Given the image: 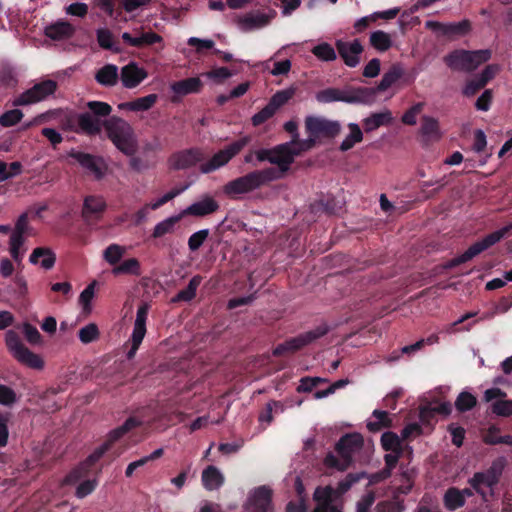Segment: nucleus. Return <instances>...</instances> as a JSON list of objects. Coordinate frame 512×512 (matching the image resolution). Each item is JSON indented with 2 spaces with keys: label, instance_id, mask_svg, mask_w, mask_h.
Returning <instances> with one entry per match:
<instances>
[{
  "label": "nucleus",
  "instance_id": "nucleus-54",
  "mask_svg": "<svg viewBox=\"0 0 512 512\" xmlns=\"http://www.w3.org/2000/svg\"><path fill=\"white\" fill-rule=\"evenodd\" d=\"M6 345L13 357L26 346L22 343L19 335L14 330H8L5 335Z\"/></svg>",
  "mask_w": 512,
  "mask_h": 512
},
{
  "label": "nucleus",
  "instance_id": "nucleus-44",
  "mask_svg": "<svg viewBox=\"0 0 512 512\" xmlns=\"http://www.w3.org/2000/svg\"><path fill=\"white\" fill-rule=\"evenodd\" d=\"M476 404L477 398L470 392L463 391L456 398L455 408L457 411L463 413L473 409Z\"/></svg>",
  "mask_w": 512,
  "mask_h": 512
},
{
  "label": "nucleus",
  "instance_id": "nucleus-25",
  "mask_svg": "<svg viewBox=\"0 0 512 512\" xmlns=\"http://www.w3.org/2000/svg\"><path fill=\"white\" fill-rule=\"evenodd\" d=\"M80 130L86 135L95 136L101 133L104 128L103 121L94 117L90 112L80 113L77 117Z\"/></svg>",
  "mask_w": 512,
  "mask_h": 512
},
{
  "label": "nucleus",
  "instance_id": "nucleus-37",
  "mask_svg": "<svg viewBox=\"0 0 512 512\" xmlns=\"http://www.w3.org/2000/svg\"><path fill=\"white\" fill-rule=\"evenodd\" d=\"M97 42L102 49L110 50L114 53H120L122 49L114 40V35L107 28H99L96 31Z\"/></svg>",
  "mask_w": 512,
  "mask_h": 512
},
{
  "label": "nucleus",
  "instance_id": "nucleus-55",
  "mask_svg": "<svg viewBox=\"0 0 512 512\" xmlns=\"http://www.w3.org/2000/svg\"><path fill=\"white\" fill-rule=\"evenodd\" d=\"M30 229L29 226V218L27 213H22L16 223L14 230L11 233V237L19 238V239H25V235L28 234Z\"/></svg>",
  "mask_w": 512,
  "mask_h": 512
},
{
  "label": "nucleus",
  "instance_id": "nucleus-36",
  "mask_svg": "<svg viewBox=\"0 0 512 512\" xmlns=\"http://www.w3.org/2000/svg\"><path fill=\"white\" fill-rule=\"evenodd\" d=\"M183 215L180 213L179 215L171 216L163 221L157 223L152 231V238H161L166 234H171L174 232L176 225L182 219Z\"/></svg>",
  "mask_w": 512,
  "mask_h": 512
},
{
  "label": "nucleus",
  "instance_id": "nucleus-5",
  "mask_svg": "<svg viewBox=\"0 0 512 512\" xmlns=\"http://www.w3.org/2000/svg\"><path fill=\"white\" fill-rule=\"evenodd\" d=\"M512 235V222L507 224L506 226L502 227L499 230H496L485 237H483L481 240L473 243L464 253L461 255L454 257L450 259L446 265L445 268L452 269L455 268L463 263H466L470 260H472L474 257L482 253L483 251L489 249L493 245L500 242L503 238L511 236Z\"/></svg>",
  "mask_w": 512,
  "mask_h": 512
},
{
  "label": "nucleus",
  "instance_id": "nucleus-53",
  "mask_svg": "<svg viewBox=\"0 0 512 512\" xmlns=\"http://www.w3.org/2000/svg\"><path fill=\"white\" fill-rule=\"evenodd\" d=\"M367 474L365 472L359 473H349L347 476L341 480L337 485V491L340 494L346 493L355 483L359 482L361 479L366 478Z\"/></svg>",
  "mask_w": 512,
  "mask_h": 512
},
{
  "label": "nucleus",
  "instance_id": "nucleus-61",
  "mask_svg": "<svg viewBox=\"0 0 512 512\" xmlns=\"http://www.w3.org/2000/svg\"><path fill=\"white\" fill-rule=\"evenodd\" d=\"M209 236L208 229H202L193 233L188 239L189 250L194 252L197 251Z\"/></svg>",
  "mask_w": 512,
  "mask_h": 512
},
{
  "label": "nucleus",
  "instance_id": "nucleus-24",
  "mask_svg": "<svg viewBox=\"0 0 512 512\" xmlns=\"http://www.w3.org/2000/svg\"><path fill=\"white\" fill-rule=\"evenodd\" d=\"M146 77L147 72L143 68L138 67L134 62L125 65L121 69L120 79L122 85L128 89L137 87Z\"/></svg>",
  "mask_w": 512,
  "mask_h": 512
},
{
  "label": "nucleus",
  "instance_id": "nucleus-63",
  "mask_svg": "<svg viewBox=\"0 0 512 512\" xmlns=\"http://www.w3.org/2000/svg\"><path fill=\"white\" fill-rule=\"evenodd\" d=\"M486 84L476 75L474 78L468 80L462 90V93L466 97H472L476 95Z\"/></svg>",
  "mask_w": 512,
  "mask_h": 512
},
{
  "label": "nucleus",
  "instance_id": "nucleus-6",
  "mask_svg": "<svg viewBox=\"0 0 512 512\" xmlns=\"http://www.w3.org/2000/svg\"><path fill=\"white\" fill-rule=\"evenodd\" d=\"M492 52L489 49H481L475 51L454 50L444 57L446 65L456 71L471 72L480 64L491 59Z\"/></svg>",
  "mask_w": 512,
  "mask_h": 512
},
{
  "label": "nucleus",
  "instance_id": "nucleus-13",
  "mask_svg": "<svg viewBox=\"0 0 512 512\" xmlns=\"http://www.w3.org/2000/svg\"><path fill=\"white\" fill-rule=\"evenodd\" d=\"M305 128L309 136L317 139L334 138L341 131V125L338 121L317 116H308L305 119Z\"/></svg>",
  "mask_w": 512,
  "mask_h": 512
},
{
  "label": "nucleus",
  "instance_id": "nucleus-50",
  "mask_svg": "<svg viewBox=\"0 0 512 512\" xmlns=\"http://www.w3.org/2000/svg\"><path fill=\"white\" fill-rule=\"evenodd\" d=\"M99 335L100 332L95 323H90L82 327L78 332L79 339L83 344H89L96 341L99 338Z\"/></svg>",
  "mask_w": 512,
  "mask_h": 512
},
{
  "label": "nucleus",
  "instance_id": "nucleus-9",
  "mask_svg": "<svg viewBox=\"0 0 512 512\" xmlns=\"http://www.w3.org/2000/svg\"><path fill=\"white\" fill-rule=\"evenodd\" d=\"M506 465V458L498 457L492 461L487 470L474 473V475L468 479V484L478 495L485 498L486 492L483 486L489 487L492 490L500 482Z\"/></svg>",
  "mask_w": 512,
  "mask_h": 512
},
{
  "label": "nucleus",
  "instance_id": "nucleus-19",
  "mask_svg": "<svg viewBox=\"0 0 512 512\" xmlns=\"http://www.w3.org/2000/svg\"><path fill=\"white\" fill-rule=\"evenodd\" d=\"M335 46L345 65L354 68L360 63V55L363 52V46L358 39H354L350 42L337 40Z\"/></svg>",
  "mask_w": 512,
  "mask_h": 512
},
{
  "label": "nucleus",
  "instance_id": "nucleus-38",
  "mask_svg": "<svg viewBox=\"0 0 512 512\" xmlns=\"http://www.w3.org/2000/svg\"><path fill=\"white\" fill-rule=\"evenodd\" d=\"M444 506L450 511H454L465 505L466 500L463 499V495L460 489L456 487H450L446 490L443 498Z\"/></svg>",
  "mask_w": 512,
  "mask_h": 512
},
{
  "label": "nucleus",
  "instance_id": "nucleus-51",
  "mask_svg": "<svg viewBox=\"0 0 512 512\" xmlns=\"http://www.w3.org/2000/svg\"><path fill=\"white\" fill-rule=\"evenodd\" d=\"M316 99L320 103L342 102V90L338 88H326L316 94Z\"/></svg>",
  "mask_w": 512,
  "mask_h": 512
},
{
  "label": "nucleus",
  "instance_id": "nucleus-10",
  "mask_svg": "<svg viewBox=\"0 0 512 512\" xmlns=\"http://www.w3.org/2000/svg\"><path fill=\"white\" fill-rule=\"evenodd\" d=\"M251 140L252 137L250 135H244L226 145L223 149L217 151L208 161L202 163L200 171L204 174H209L224 167L237 156Z\"/></svg>",
  "mask_w": 512,
  "mask_h": 512
},
{
  "label": "nucleus",
  "instance_id": "nucleus-35",
  "mask_svg": "<svg viewBox=\"0 0 512 512\" xmlns=\"http://www.w3.org/2000/svg\"><path fill=\"white\" fill-rule=\"evenodd\" d=\"M14 358L21 364L32 369L41 370L44 367L43 359L27 347L18 352Z\"/></svg>",
  "mask_w": 512,
  "mask_h": 512
},
{
  "label": "nucleus",
  "instance_id": "nucleus-22",
  "mask_svg": "<svg viewBox=\"0 0 512 512\" xmlns=\"http://www.w3.org/2000/svg\"><path fill=\"white\" fill-rule=\"evenodd\" d=\"M219 203L211 196L206 195L201 200L196 201L184 209L183 216L205 217L218 211Z\"/></svg>",
  "mask_w": 512,
  "mask_h": 512
},
{
  "label": "nucleus",
  "instance_id": "nucleus-32",
  "mask_svg": "<svg viewBox=\"0 0 512 512\" xmlns=\"http://www.w3.org/2000/svg\"><path fill=\"white\" fill-rule=\"evenodd\" d=\"M157 95L156 94H149L144 97L137 98L133 101L124 102L119 104V109H126L130 111H147L150 108L154 106V104L157 102Z\"/></svg>",
  "mask_w": 512,
  "mask_h": 512
},
{
  "label": "nucleus",
  "instance_id": "nucleus-41",
  "mask_svg": "<svg viewBox=\"0 0 512 512\" xmlns=\"http://www.w3.org/2000/svg\"><path fill=\"white\" fill-rule=\"evenodd\" d=\"M420 132L428 139H439L440 129L438 121L430 116H423L421 120Z\"/></svg>",
  "mask_w": 512,
  "mask_h": 512
},
{
  "label": "nucleus",
  "instance_id": "nucleus-2",
  "mask_svg": "<svg viewBox=\"0 0 512 512\" xmlns=\"http://www.w3.org/2000/svg\"><path fill=\"white\" fill-rule=\"evenodd\" d=\"M108 139L124 155H132L138 150V140L132 125L119 116H111L103 121Z\"/></svg>",
  "mask_w": 512,
  "mask_h": 512
},
{
  "label": "nucleus",
  "instance_id": "nucleus-34",
  "mask_svg": "<svg viewBox=\"0 0 512 512\" xmlns=\"http://www.w3.org/2000/svg\"><path fill=\"white\" fill-rule=\"evenodd\" d=\"M114 276L133 275L140 276L142 273L141 264L137 258H129L113 267L111 270Z\"/></svg>",
  "mask_w": 512,
  "mask_h": 512
},
{
  "label": "nucleus",
  "instance_id": "nucleus-47",
  "mask_svg": "<svg viewBox=\"0 0 512 512\" xmlns=\"http://www.w3.org/2000/svg\"><path fill=\"white\" fill-rule=\"evenodd\" d=\"M373 417L376 418V421H370L367 423V428L371 432H377L384 427L391 426V420L389 419L388 413L382 410H374Z\"/></svg>",
  "mask_w": 512,
  "mask_h": 512
},
{
  "label": "nucleus",
  "instance_id": "nucleus-8",
  "mask_svg": "<svg viewBox=\"0 0 512 512\" xmlns=\"http://www.w3.org/2000/svg\"><path fill=\"white\" fill-rule=\"evenodd\" d=\"M506 465V458L498 457L492 461L487 470L474 473V475L468 479V484L478 495L485 498L486 492L483 486L489 487L492 490L500 482Z\"/></svg>",
  "mask_w": 512,
  "mask_h": 512
},
{
  "label": "nucleus",
  "instance_id": "nucleus-45",
  "mask_svg": "<svg viewBox=\"0 0 512 512\" xmlns=\"http://www.w3.org/2000/svg\"><path fill=\"white\" fill-rule=\"evenodd\" d=\"M381 445L385 451L402 452L401 439L394 432H385L381 436Z\"/></svg>",
  "mask_w": 512,
  "mask_h": 512
},
{
  "label": "nucleus",
  "instance_id": "nucleus-16",
  "mask_svg": "<svg viewBox=\"0 0 512 512\" xmlns=\"http://www.w3.org/2000/svg\"><path fill=\"white\" fill-rule=\"evenodd\" d=\"M106 209L107 204L102 196H86L84 198L81 211L82 219L88 226H95L99 221L102 220Z\"/></svg>",
  "mask_w": 512,
  "mask_h": 512
},
{
  "label": "nucleus",
  "instance_id": "nucleus-18",
  "mask_svg": "<svg viewBox=\"0 0 512 512\" xmlns=\"http://www.w3.org/2000/svg\"><path fill=\"white\" fill-rule=\"evenodd\" d=\"M69 155L76 160L83 169L92 174L95 179L100 180L104 177L107 167L101 157L80 151H72Z\"/></svg>",
  "mask_w": 512,
  "mask_h": 512
},
{
  "label": "nucleus",
  "instance_id": "nucleus-59",
  "mask_svg": "<svg viewBox=\"0 0 512 512\" xmlns=\"http://www.w3.org/2000/svg\"><path fill=\"white\" fill-rule=\"evenodd\" d=\"M404 509V501L398 498L392 501H380L376 505L377 512H403Z\"/></svg>",
  "mask_w": 512,
  "mask_h": 512
},
{
  "label": "nucleus",
  "instance_id": "nucleus-33",
  "mask_svg": "<svg viewBox=\"0 0 512 512\" xmlns=\"http://www.w3.org/2000/svg\"><path fill=\"white\" fill-rule=\"evenodd\" d=\"M404 74L403 68L399 64H393L387 72L384 73L382 79L375 87L377 93L386 91L394 83H396Z\"/></svg>",
  "mask_w": 512,
  "mask_h": 512
},
{
  "label": "nucleus",
  "instance_id": "nucleus-4",
  "mask_svg": "<svg viewBox=\"0 0 512 512\" xmlns=\"http://www.w3.org/2000/svg\"><path fill=\"white\" fill-rule=\"evenodd\" d=\"M363 443V437L359 433L342 436L335 446V450L340 457L338 458L333 453L329 452L324 459V464L328 468L345 471L352 463V454L360 450Z\"/></svg>",
  "mask_w": 512,
  "mask_h": 512
},
{
  "label": "nucleus",
  "instance_id": "nucleus-52",
  "mask_svg": "<svg viewBox=\"0 0 512 512\" xmlns=\"http://www.w3.org/2000/svg\"><path fill=\"white\" fill-rule=\"evenodd\" d=\"M87 108L89 112L94 116L100 119L101 117H107L112 112V107L102 101H89L87 103Z\"/></svg>",
  "mask_w": 512,
  "mask_h": 512
},
{
  "label": "nucleus",
  "instance_id": "nucleus-28",
  "mask_svg": "<svg viewBox=\"0 0 512 512\" xmlns=\"http://www.w3.org/2000/svg\"><path fill=\"white\" fill-rule=\"evenodd\" d=\"M393 121L392 113L389 110L372 113L363 119L362 124L366 133L372 132L381 126L390 125Z\"/></svg>",
  "mask_w": 512,
  "mask_h": 512
},
{
  "label": "nucleus",
  "instance_id": "nucleus-39",
  "mask_svg": "<svg viewBox=\"0 0 512 512\" xmlns=\"http://www.w3.org/2000/svg\"><path fill=\"white\" fill-rule=\"evenodd\" d=\"M202 281V277L200 275H195L192 277L186 288L180 290L176 296L173 298V302H189L196 296L197 288L199 287Z\"/></svg>",
  "mask_w": 512,
  "mask_h": 512
},
{
  "label": "nucleus",
  "instance_id": "nucleus-48",
  "mask_svg": "<svg viewBox=\"0 0 512 512\" xmlns=\"http://www.w3.org/2000/svg\"><path fill=\"white\" fill-rule=\"evenodd\" d=\"M354 95L358 99L356 104H371L375 100L377 89L375 87H355Z\"/></svg>",
  "mask_w": 512,
  "mask_h": 512
},
{
  "label": "nucleus",
  "instance_id": "nucleus-40",
  "mask_svg": "<svg viewBox=\"0 0 512 512\" xmlns=\"http://www.w3.org/2000/svg\"><path fill=\"white\" fill-rule=\"evenodd\" d=\"M348 128L350 130L349 135L342 141L339 146V150L346 152L354 147L355 144L360 143L363 140V132L359 125L356 123H349Z\"/></svg>",
  "mask_w": 512,
  "mask_h": 512
},
{
  "label": "nucleus",
  "instance_id": "nucleus-49",
  "mask_svg": "<svg viewBox=\"0 0 512 512\" xmlns=\"http://www.w3.org/2000/svg\"><path fill=\"white\" fill-rule=\"evenodd\" d=\"M125 253V248L118 244L109 245L103 253L104 259L110 265L116 266Z\"/></svg>",
  "mask_w": 512,
  "mask_h": 512
},
{
  "label": "nucleus",
  "instance_id": "nucleus-20",
  "mask_svg": "<svg viewBox=\"0 0 512 512\" xmlns=\"http://www.w3.org/2000/svg\"><path fill=\"white\" fill-rule=\"evenodd\" d=\"M506 395V392L500 388H490L487 389L484 393V398L487 402L499 398L491 405L492 413L496 414L497 416H512V399H504Z\"/></svg>",
  "mask_w": 512,
  "mask_h": 512
},
{
  "label": "nucleus",
  "instance_id": "nucleus-17",
  "mask_svg": "<svg viewBox=\"0 0 512 512\" xmlns=\"http://www.w3.org/2000/svg\"><path fill=\"white\" fill-rule=\"evenodd\" d=\"M425 27L440 36L454 39L467 35L471 30V23L469 20H462L457 23H441L430 20L426 21Z\"/></svg>",
  "mask_w": 512,
  "mask_h": 512
},
{
  "label": "nucleus",
  "instance_id": "nucleus-46",
  "mask_svg": "<svg viewBox=\"0 0 512 512\" xmlns=\"http://www.w3.org/2000/svg\"><path fill=\"white\" fill-rule=\"evenodd\" d=\"M312 54L322 61H333L337 58L336 52L332 45L327 42L314 46L311 50Z\"/></svg>",
  "mask_w": 512,
  "mask_h": 512
},
{
  "label": "nucleus",
  "instance_id": "nucleus-42",
  "mask_svg": "<svg viewBox=\"0 0 512 512\" xmlns=\"http://www.w3.org/2000/svg\"><path fill=\"white\" fill-rule=\"evenodd\" d=\"M370 44L377 50L384 52L392 46V40L389 34L382 30H377L370 35Z\"/></svg>",
  "mask_w": 512,
  "mask_h": 512
},
{
  "label": "nucleus",
  "instance_id": "nucleus-11",
  "mask_svg": "<svg viewBox=\"0 0 512 512\" xmlns=\"http://www.w3.org/2000/svg\"><path fill=\"white\" fill-rule=\"evenodd\" d=\"M299 155V151H295L291 147V143H283L276 145L272 148L271 159H275L277 162H271V164L277 167H267L266 169H272L275 171L274 181L281 179L290 169L291 164L294 162L295 156Z\"/></svg>",
  "mask_w": 512,
  "mask_h": 512
},
{
  "label": "nucleus",
  "instance_id": "nucleus-62",
  "mask_svg": "<svg viewBox=\"0 0 512 512\" xmlns=\"http://www.w3.org/2000/svg\"><path fill=\"white\" fill-rule=\"evenodd\" d=\"M23 333L25 339L31 345H41L43 343L42 335L39 333L38 329L30 323H24Z\"/></svg>",
  "mask_w": 512,
  "mask_h": 512
},
{
  "label": "nucleus",
  "instance_id": "nucleus-14",
  "mask_svg": "<svg viewBox=\"0 0 512 512\" xmlns=\"http://www.w3.org/2000/svg\"><path fill=\"white\" fill-rule=\"evenodd\" d=\"M205 159L203 150L199 147H192L174 152L168 158L169 168L172 170H186Z\"/></svg>",
  "mask_w": 512,
  "mask_h": 512
},
{
  "label": "nucleus",
  "instance_id": "nucleus-60",
  "mask_svg": "<svg viewBox=\"0 0 512 512\" xmlns=\"http://www.w3.org/2000/svg\"><path fill=\"white\" fill-rule=\"evenodd\" d=\"M98 486L96 479H86L79 483L76 488L75 496L79 499H83L94 492Z\"/></svg>",
  "mask_w": 512,
  "mask_h": 512
},
{
  "label": "nucleus",
  "instance_id": "nucleus-64",
  "mask_svg": "<svg viewBox=\"0 0 512 512\" xmlns=\"http://www.w3.org/2000/svg\"><path fill=\"white\" fill-rule=\"evenodd\" d=\"M424 108L423 102H418L409 108L402 116V122L406 125H415L417 122V116L422 112Z\"/></svg>",
  "mask_w": 512,
  "mask_h": 512
},
{
  "label": "nucleus",
  "instance_id": "nucleus-23",
  "mask_svg": "<svg viewBox=\"0 0 512 512\" xmlns=\"http://www.w3.org/2000/svg\"><path fill=\"white\" fill-rule=\"evenodd\" d=\"M272 502V490L261 486L255 489L248 499L247 510L251 512H267Z\"/></svg>",
  "mask_w": 512,
  "mask_h": 512
},
{
  "label": "nucleus",
  "instance_id": "nucleus-15",
  "mask_svg": "<svg viewBox=\"0 0 512 512\" xmlns=\"http://www.w3.org/2000/svg\"><path fill=\"white\" fill-rule=\"evenodd\" d=\"M150 305L147 302H142L136 313V319L131 335V348L127 353V358L132 359L136 355L145 335H146V322Z\"/></svg>",
  "mask_w": 512,
  "mask_h": 512
},
{
  "label": "nucleus",
  "instance_id": "nucleus-3",
  "mask_svg": "<svg viewBox=\"0 0 512 512\" xmlns=\"http://www.w3.org/2000/svg\"><path fill=\"white\" fill-rule=\"evenodd\" d=\"M275 171L272 169L253 170L237 177L223 186V192L231 199L240 195L251 193L274 181Z\"/></svg>",
  "mask_w": 512,
  "mask_h": 512
},
{
  "label": "nucleus",
  "instance_id": "nucleus-26",
  "mask_svg": "<svg viewBox=\"0 0 512 512\" xmlns=\"http://www.w3.org/2000/svg\"><path fill=\"white\" fill-rule=\"evenodd\" d=\"M74 33V26L66 21H58L45 28V35L56 41L68 39L72 37Z\"/></svg>",
  "mask_w": 512,
  "mask_h": 512
},
{
  "label": "nucleus",
  "instance_id": "nucleus-57",
  "mask_svg": "<svg viewBox=\"0 0 512 512\" xmlns=\"http://www.w3.org/2000/svg\"><path fill=\"white\" fill-rule=\"evenodd\" d=\"M23 116V112L19 109L8 110L0 116V125L6 128L15 126Z\"/></svg>",
  "mask_w": 512,
  "mask_h": 512
},
{
  "label": "nucleus",
  "instance_id": "nucleus-1",
  "mask_svg": "<svg viewBox=\"0 0 512 512\" xmlns=\"http://www.w3.org/2000/svg\"><path fill=\"white\" fill-rule=\"evenodd\" d=\"M142 422L136 417H129L119 427L111 430L102 445L96 448L85 460L74 467L63 479V485H75L82 479L86 478L92 472L93 467L108 452L114 443L120 440L126 433L132 429L139 427Z\"/></svg>",
  "mask_w": 512,
  "mask_h": 512
},
{
  "label": "nucleus",
  "instance_id": "nucleus-58",
  "mask_svg": "<svg viewBox=\"0 0 512 512\" xmlns=\"http://www.w3.org/2000/svg\"><path fill=\"white\" fill-rule=\"evenodd\" d=\"M339 209L340 207L337 205V202L333 197H328L326 200H321L318 203L312 205L313 211L317 212L322 210L329 215L336 214Z\"/></svg>",
  "mask_w": 512,
  "mask_h": 512
},
{
  "label": "nucleus",
  "instance_id": "nucleus-31",
  "mask_svg": "<svg viewBox=\"0 0 512 512\" xmlns=\"http://www.w3.org/2000/svg\"><path fill=\"white\" fill-rule=\"evenodd\" d=\"M40 258H42L41 267L46 270L51 269L55 265L56 255L50 248H46V247L35 248L29 257V261L32 264H37L39 262Z\"/></svg>",
  "mask_w": 512,
  "mask_h": 512
},
{
  "label": "nucleus",
  "instance_id": "nucleus-21",
  "mask_svg": "<svg viewBox=\"0 0 512 512\" xmlns=\"http://www.w3.org/2000/svg\"><path fill=\"white\" fill-rule=\"evenodd\" d=\"M121 37L127 45L136 48L149 47L155 44H162L161 48L163 47V37L151 30L146 32L142 31L135 36L128 32H124Z\"/></svg>",
  "mask_w": 512,
  "mask_h": 512
},
{
  "label": "nucleus",
  "instance_id": "nucleus-56",
  "mask_svg": "<svg viewBox=\"0 0 512 512\" xmlns=\"http://www.w3.org/2000/svg\"><path fill=\"white\" fill-rule=\"evenodd\" d=\"M294 95L292 89H286L276 92L269 100L270 106L277 111L280 107L285 105Z\"/></svg>",
  "mask_w": 512,
  "mask_h": 512
},
{
  "label": "nucleus",
  "instance_id": "nucleus-43",
  "mask_svg": "<svg viewBox=\"0 0 512 512\" xmlns=\"http://www.w3.org/2000/svg\"><path fill=\"white\" fill-rule=\"evenodd\" d=\"M269 21V17L264 13H249L242 18L241 23L248 29H256L266 26Z\"/></svg>",
  "mask_w": 512,
  "mask_h": 512
},
{
  "label": "nucleus",
  "instance_id": "nucleus-29",
  "mask_svg": "<svg viewBox=\"0 0 512 512\" xmlns=\"http://www.w3.org/2000/svg\"><path fill=\"white\" fill-rule=\"evenodd\" d=\"M203 87V83L198 77H190L172 84V91L180 96L199 93Z\"/></svg>",
  "mask_w": 512,
  "mask_h": 512
},
{
  "label": "nucleus",
  "instance_id": "nucleus-27",
  "mask_svg": "<svg viewBox=\"0 0 512 512\" xmlns=\"http://www.w3.org/2000/svg\"><path fill=\"white\" fill-rule=\"evenodd\" d=\"M201 480L206 490L213 491L219 489L224 484L225 479L217 467L209 465L203 470Z\"/></svg>",
  "mask_w": 512,
  "mask_h": 512
},
{
  "label": "nucleus",
  "instance_id": "nucleus-7",
  "mask_svg": "<svg viewBox=\"0 0 512 512\" xmlns=\"http://www.w3.org/2000/svg\"><path fill=\"white\" fill-rule=\"evenodd\" d=\"M330 328L327 324H321L315 329L301 333L295 337L288 338L284 342L274 347L272 354L274 357H282L289 354H294L314 341L325 336Z\"/></svg>",
  "mask_w": 512,
  "mask_h": 512
},
{
  "label": "nucleus",
  "instance_id": "nucleus-30",
  "mask_svg": "<svg viewBox=\"0 0 512 512\" xmlns=\"http://www.w3.org/2000/svg\"><path fill=\"white\" fill-rule=\"evenodd\" d=\"M119 79L118 68L114 64H106L100 68L96 75L95 80L102 86L113 87L117 84Z\"/></svg>",
  "mask_w": 512,
  "mask_h": 512
},
{
  "label": "nucleus",
  "instance_id": "nucleus-12",
  "mask_svg": "<svg viewBox=\"0 0 512 512\" xmlns=\"http://www.w3.org/2000/svg\"><path fill=\"white\" fill-rule=\"evenodd\" d=\"M57 90V82L51 79L36 83L31 88L20 94L14 101L16 106L34 104L46 99Z\"/></svg>",
  "mask_w": 512,
  "mask_h": 512
}]
</instances>
